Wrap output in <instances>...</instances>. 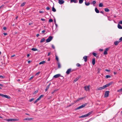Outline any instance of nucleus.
I'll use <instances>...</instances> for the list:
<instances>
[{
  "label": "nucleus",
  "mask_w": 122,
  "mask_h": 122,
  "mask_svg": "<svg viewBox=\"0 0 122 122\" xmlns=\"http://www.w3.org/2000/svg\"><path fill=\"white\" fill-rule=\"evenodd\" d=\"M0 78H4V77L0 75Z\"/></svg>",
  "instance_id": "obj_57"
},
{
  "label": "nucleus",
  "mask_w": 122,
  "mask_h": 122,
  "mask_svg": "<svg viewBox=\"0 0 122 122\" xmlns=\"http://www.w3.org/2000/svg\"><path fill=\"white\" fill-rule=\"evenodd\" d=\"M61 76V74H56L53 77L55 78H57L59 76Z\"/></svg>",
  "instance_id": "obj_9"
},
{
  "label": "nucleus",
  "mask_w": 122,
  "mask_h": 122,
  "mask_svg": "<svg viewBox=\"0 0 122 122\" xmlns=\"http://www.w3.org/2000/svg\"><path fill=\"white\" fill-rule=\"evenodd\" d=\"M52 47L53 49H55V46L53 45H52Z\"/></svg>",
  "instance_id": "obj_45"
},
{
  "label": "nucleus",
  "mask_w": 122,
  "mask_h": 122,
  "mask_svg": "<svg viewBox=\"0 0 122 122\" xmlns=\"http://www.w3.org/2000/svg\"><path fill=\"white\" fill-rule=\"evenodd\" d=\"M56 60L57 61H59V59H58V56H56Z\"/></svg>",
  "instance_id": "obj_38"
},
{
  "label": "nucleus",
  "mask_w": 122,
  "mask_h": 122,
  "mask_svg": "<svg viewBox=\"0 0 122 122\" xmlns=\"http://www.w3.org/2000/svg\"><path fill=\"white\" fill-rule=\"evenodd\" d=\"M44 96V95H41L38 98H39V99H40V100L41 98L42 97H43Z\"/></svg>",
  "instance_id": "obj_24"
},
{
  "label": "nucleus",
  "mask_w": 122,
  "mask_h": 122,
  "mask_svg": "<svg viewBox=\"0 0 122 122\" xmlns=\"http://www.w3.org/2000/svg\"><path fill=\"white\" fill-rule=\"evenodd\" d=\"M92 54L95 56L96 57V56L97 55V54L93 52L92 53Z\"/></svg>",
  "instance_id": "obj_26"
},
{
  "label": "nucleus",
  "mask_w": 122,
  "mask_h": 122,
  "mask_svg": "<svg viewBox=\"0 0 122 122\" xmlns=\"http://www.w3.org/2000/svg\"><path fill=\"white\" fill-rule=\"evenodd\" d=\"M106 76V78H108L111 77V76L109 75H107Z\"/></svg>",
  "instance_id": "obj_36"
},
{
  "label": "nucleus",
  "mask_w": 122,
  "mask_h": 122,
  "mask_svg": "<svg viewBox=\"0 0 122 122\" xmlns=\"http://www.w3.org/2000/svg\"><path fill=\"white\" fill-rule=\"evenodd\" d=\"M92 63L93 65H95V58H94L92 59Z\"/></svg>",
  "instance_id": "obj_17"
},
{
  "label": "nucleus",
  "mask_w": 122,
  "mask_h": 122,
  "mask_svg": "<svg viewBox=\"0 0 122 122\" xmlns=\"http://www.w3.org/2000/svg\"><path fill=\"white\" fill-rule=\"evenodd\" d=\"M118 27L119 29H122V27L119 24L118 25Z\"/></svg>",
  "instance_id": "obj_23"
},
{
  "label": "nucleus",
  "mask_w": 122,
  "mask_h": 122,
  "mask_svg": "<svg viewBox=\"0 0 122 122\" xmlns=\"http://www.w3.org/2000/svg\"><path fill=\"white\" fill-rule=\"evenodd\" d=\"M38 92V90H36V91H35V92H34V94H35L36 93H37Z\"/></svg>",
  "instance_id": "obj_49"
},
{
  "label": "nucleus",
  "mask_w": 122,
  "mask_h": 122,
  "mask_svg": "<svg viewBox=\"0 0 122 122\" xmlns=\"http://www.w3.org/2000/svg\"><path fill=\"white\" fill-rule=\"evenodd\" d=\"M53 21V20L52 19H50L49 20V22H52Z\"/></svg>",
  "instance_id": "obj_39"
},
{
  "label": "nucleus",
  "mask_w": 122,
  "mask_h": 122,
  "mask_svg": "<svg viewBox=\"0 0 122 122\" xmlns=\"http://www.w3.org/2000/svg\"><path fill=\"white\" fill-rule=\"evenodd\" d=\"M0 86L2 87L3 86V85L1 84H0Z\"/></svg>",
  "instance_id": "obj_61"
},
{
  "label": "nucleus",
  "mask_w": 122,
  "mask_h": 122,
  "mask_svg": "<svg viewBox=\"0 0 122 122\" xmlns=\"http://www.w3.org/2000/svg\"><path fill=\"white\" fill-rule=\"evenodd\" d=\"M104 10L106 12H108L109 11V10L107 8H105L104 9Z\"/></svg>",
  "instance_id": "obj_25"
},
{
  "label": "nucleus",
  "mask_w": 122,
  "mask_h": 122,
  "mask_svg": "<svg viewBox=\"0 0 122 122\" xmlns=\"http://www.w3.org/2000/svg\"><path fill=\"white\" fill-rule=\"evenodd\" d=\"M120 42L118 41H116L114 42V44L115 45H117Z\"/></svg>",
  "instance_id": "obj_16"
},
{
  "label": "nucleus",
  "mask_w": 122,
  "mask_h": 122,
  "mask_svg": "<svg viewBox=\"0 0 122 122\" xmlns=\"http://www.w3.org/2000/svg\"><path fill=\"white\" fill-rule=\"evenodd\" d=\"M34 77V76H31V77H30V78L29 79L30 80H31L32 79L33 77Z\"/></svg>",
  "instance_id": "obj_50"
},
{
  "label": "nucleus",
  "mask_w": 122,
  "mask_h": 122,
  "mask_svg": "<svg viewBox=\"0 0 122 122\" xmlns=\"http://www.w3.org/2000/svg\"><path fill=\"white\" fill-rule=\"evenodd\" d=\"M119 23L120 24H122V20L119 21Z\"/></svg>",
  "instance_id": "obj_51"
},
{
  "label": "nucleus",
  "mask_w": 122,
  "mask_h": 122,
  "mask_svg": "<svg viewBox=\"0 0 122 122\" xmlns=\"http://www.w3.org/2000/svg\"><path fill=\"white\" fill-rule=\"evenodd\" d=\"M31 50L32 51H36L37 50V49L36 48H33L31 49Z\"/></svg>",
  "instance_id": "obj_30"
},
{
  "label": "nucleus",
  "mask_w": 122,
  "mask_h": 122,
  "mask_svg": "<svg viewBox=\"0 0 122 122\" xmlns=\"http://www.w3.org/2000/svg\"><path fill=\"white\" fill-rule=\"evenodd\" d=\"M53 37L51 36H49L48 38L46 40V42H50L52 39Z\"/></svg>",
  "instance_id": "obj_4"
},
{
  "label": "nucleus",
  "mask_w": 122,
  "mask_h": 122,
  "mask_svg": "<svg viewBox=\"0 0 122 122\" xmlns=\"http://www.w3.org/2000/svg\"><path fill=\"white\" fill-rule=\"evenodd\" d=\"M95 10L96 12L97 13H99V11L98 10V9L96 8H95Z\"/></svg>",
  "instance_id": "obj_20"
},
{
  "label": "nucleus",
  "mask_w": 122,
  "mask_h": 122,
  "mask_svg": "<svg viewBox=\"0 0 122 122\" xmlns=\"http://www.w3.org/2000/svg\"><path fill=\"white\" fill-rule=\"evenodd\" d=\"M41 20L43 21H45L46 20L45 19H43V18H41Z\"/></svg>",
  "instance_id": "obj_48"
},
{
  "label": "nucleus",
  "mask_w": 122,
  "mask_h": 122,
  "mask_svg": "<svg viewBox=\"0 0 122 122\" xmlns=\"http://www.w3.org/2000/svg\"><path fill=\"white\" fill-rule=\"evenodd\" d=\"M92 113V112L91 111V112H89L87 114H85V115L80 116L79 117V118H83V117H87L89 115H90Z\"/></svg>",
  "instance_id": "obj_2"
},
{
  "label": "nucleus",
  "mask_w": 122,
  "mask_h": 122,
  "mask_svg": "<svg viewBox=\"0 0 122 122\" xmlns=\"http://www.w3.org/2000/svg\"><path fill=\"white\" fill-rule=\"evenodd\" d=\"M33 118H25L23 119V120H33Z\"/></svg>",
  "instance_id": "obj_10"
},
{
  "label": "nucleus",
  "mask_w": 122,
  "mask_h": 122,
  "mask_svg": "<svg viewBox=\"0 0 122 122\" xmlns=\"http://www.w3.org/2000/svg\"><path fill=\"white\" fill-rule=\"evenodd\" d=\"M26 2H24L22 3L21 5V6H23L25 4Z\"/></svg>",
  "instance_id": "obj_31"
},
{
  "label": "nucleus",
  "mask_w": 122,
  "mask_h": 122,
  "mask_svg": "<svg viewBox=\"0 0 122 122\" xmlns=\"http://www.w3.org/2000/svg\"><path fill=\"white\" fill-rule=\"evenodd\" d=\"M119 40L120 42L122 41V37L119 39Z\"/></svg>",
  "instance_id": "obj_47"
},
{
  "label": "nucleus",
  "mask_w": 122,
  "mask_h": 122,
  "mask_svg": "<svg viewBox=\"0 0 122 122\" xmlns=\"http://www.w3.org/2000/svg\"><path fill=\"white\" fill-rule=\"evenodd\" d=\"M85 4L86 5L88 6L90 4V3L88 2L86 3V2H85Z\"/></svg>",
  "instance_id": "obj_33"
},
{
  "label": "nucleus",
  "mask_w": 122,
  "mask_h": 122,
  "mask_svg": "<svg viewBox=\"0 0 122 122\" xmlns=\"http://www.w3.org/2000/svg\"><path fill=\"white\" fill-rule=\"evenodd\" d=\"M109 91H107L105 92L104 95V97H108L109 96Z\"/></svg>",
  "instance_id": "obj_6"
},
{
  "label": "nucleus",
  "mask_w": 122,
  "mask_h": 122,
  "mask_svg": "<svg viewBox=\"0 0 122 122\" xmlns=\"http://www.w3.org/2000/svg\"><path fill=\"white\" fill-rule=\"evenodd\" d=\"M50 85V84L46 87V89H45V92H46L47 91L48 89L49 88Z\"/></svg>",
  "instance_id": "obj_15"
},
{
  "label": "nucleus",
  "mask_w": 122,
  "mask_h": 122,
  "mask_svg": "<svg viewBox=\"0 0 122 122\" xmlns=\"http://www.w3.org/2000/svg\"><path fill=\"white\" fill-rule=\"evenodd\" d=\"M81 76H79L78 77H77L73 81L74 82H75L77 81L79 79L80 77Z\"/></svg>",
  "instance_id": "obj_12"
},
{
  "label": "nucleus",
  "mask_w": 122,
  "mask_h": 122,
  "mask_svg": "<svg viewBox=\"0 0 122 122\" xmlns=\"http://www.w3.org/2000/svg\"><path fill=\"white\" fill-rule=\"evenodd\" d=\"M76 66L77 67H79L81 66V65L78 63H77L76 64Z\"/></svg>",
  "instance_id": "obj_41"
},
{
  "label": "nucleus",
  "mask_w": 122,
  "mask_h": 122,
  "mask_svg": "<svg viewBox=\"0 0 122 122\" xmlns=\"http://www.w3.org/2000/svg\"><path fill=\"white\" fill-rule=\"evenodd\" d=\"M89 86H85L84 87L86 91H88L89 89Z\"/></svg>",
  "instance_id": "obj_11"
},
{
  "label": "nucleus",
  "mask_w": 122,
  "mask_h": 122,
  "mask_svg": "<svg viewBox=\"0 0 122 122\" xmlns=\"http://www.w3.org/2000/svg\"><path fill=\"white\" fill-rule=\"evenodd\" d=\"M103 6V4L102 3H100L99 4V7H102Z\"/></svg>",
  "instance_id": "obj_37"
},
{
  "label": "nucleus",
  "mask_w": 122,
  "mask_h": 122,
  "mask_svg": "<svg viewBox=\"0 0 122 122\" xmlns=\"http://www.w3.org/2000/svg\"><path fill=\"white\" fill-rule=\"evenodd\" d=\"M58 67L59 68H60L61 67V65L60 63L59 62H58L57 63Z\"/></svg>",
  "instance_id": "obj_21"
},
{
  "label": "nucleus",
  "mask_w": 122,
  "mask_h": 122,
  "mask_svg": "<svg viewBox=\"0 0 122 122\" xmlns=\"http://www.w3.org/2000/svg\"><path fill=\"white\" fill-rule=\"evenodd\" d=\"M39 35L38 34H37L36 35V36L37 37H38L39 36Z\"/></svg>",
  "instance_id": "obj_63"
},
{
  "label": "nucleus",
  "mask_w": 122,
  "mask_h": 122,
  "mask_svg": "<svg viewBox=\"0 0 122 122\" xmlns=\"http://www.w3.org/2000/svg\"><path fill=\"white\" fill-rule=\"evenodd\" d=\"M13 119H5V120L8 122L13 121Z\"/></svg>",
  "instance_id": "obj_19"
},
{
  "label": "nucleus",
  "mask_w": 122,
  "mask_h": 122,
  "mask_svg": "<svg viewBox=\"0 0 122 122\" xmlns=\"http://www.w3.org/2000/svg\"><path fill=\"white\" fill-rule=\"evenodd\" d=\"M46 32V31L45 30H43L42 31V33H44Z\"/></svg>",
  "instance_id": "obj_52"
},
{
  "label": "nucleus",
  "mask_w": 122,
  "mask_h": 122,
  "mask_svg": "<svg viewBox=\"0 0 122 122\" xmlns=\"http://www.w3.org/2000/svg\"><path fill=\"white\" fill-rule=\"evenodd\" d=\"M30 56V54H27V57H29Z\"/></svg>",
  "instance_id": "obj_59"
},
{
  "label": "nucleus",
  "mask_w": 122,
  "mask_h": 122,
  "mask_svg": "<svg viewBox=\"0 0 122 122\" xmlns=\"http://www.w3.org/2000/svg\"><path fill=\"white\" fill-rule=\"evenodd\" d=\"M109 50V48H106L105 49V51L104 52V54L105 55H107V51Z\"/></svg>",
  "instance_id": "obj_8"
},
{
  "label": "nucleus",
  "mask_w": 122,
  "mask_h": 122,
  "mask_svg": "<svg viewBox=\"0 0 122 122\" xmlns=\"http://www.w3.org/2000/svg\"><path fill=\"white\" fill-rule=\"evenodd\" d=\"M112 84V83H108L107 84L103 86L100 87L99 88H97L96 89V90H100L104 89L105 88H106L107 87L109 86L110 85H111Z\"/></svg>",
  "instance_id": "obj_1"
},
{
  "label": "nucleus",
  "mask_w": 122,
  "mask_h": 122,
  "mask_svg": "<svg viewBox=\"0 0 122 122\" xmlns=\"http://www.w3.org/2000/svg\"><path fill=\"white\" fill-rule=\"evenodd\" d=\"M30 61H28V63H30Z\"/></svg>",
  "instance_id": "obj_62"
},
{
  "label": "nucleus",
  "mask_w": 122,
  "mask_h": 122,
  "mask_svg": "<svg viewBox=\"0 0 122 122\" xmlns=\"http://www.w3.org/2000/svg\"><path fill=\"white\" fill-rule=\"evenodd\" d=\"M50 52L48 53V55H47V56H49V55H50Z\"/></svg>",
  "instance_id": "obj_64"
},
{
  "label": "nucleus",
  "mask_w": 122,
  "mask_h": 122,
  "mask_svg": "<svg viewBox=\"0 0 122 122\" xmlns=\"http://www.w3.org/2000/svg\"><path fill=\"white\" fill-rule=\"evenodd\" d=\"M83 58L85 62H86L87 61V56H85L83 57Z\"/></svg>",
  "instance_id": "obj_13"
},
{
  "label": "nucleus",
  "mask_w": 122,
  "mask_h": 122,
  "mask_svg": "<svg viewBox=\"0 0 122 122\" xmlns=\"http://www.w3.org/2000/svg\"><path fill=\"white\" fill-rule=\"evenodd\" d=\"M83 1V0H79V3L80 4H82Z\"/></svg>",
  "instance_id": "obj_34"
},
{
  "label": "nucleus",
  "mask_w": 122,
  "mask_h": 122,
  "mask_svg": "<svg viewBox=\"0 0 122 122\" xmlns=\"http://www.w3.org/2000/svg\"><path fill=\"white\" fill-rule=\"evenodd\" d=\"M83 99V98H79V99H78V100H77L76 101V102H77V101H79L80 100H81L82 99Z\"/></svg>",
  "instance_id": "obj_42"
},
{
  "label": "nucleus",
  "mask_w": 122,
  "mask_h": 122,
  "mask_svg": "<svg viewBox=\"0 0 122 122\" xmlns=\"http://www.w3.org/2000/svg\"><path fill=\"white\" fill-rule=\"evenodd\" d=\"M64 2V1L63 0H58V3L60 5L63 4Z\"/></svg>",
  "instance_id": "obj_7"
},
{
  "label": "nucleus",
  "mask_w": 122,
  "mask_h": 122,
  "mask_svg": "<svg viewBox=\"0 0 122 122\" xmlns=\"http://www.w3.org/2000/svg\"><path fill=\"white\" fill-rule=\"evenodd\" d=\"M40 71H39L38 72L36 73L35 74L36 76H37L39 74H40Z\"/></svg>",
  "instance_id": "obj_43"
},
{
  "label": "nucleus",
  "mask_w": 122,
  "mask_h": 122,
  "mask_svg": "<svg viewBox=\"0 0 122 122\" xmlns=\"http://www.w3.org/2000/svg\"><path fill=\"white\" fill-rule=\"evenodd\" d=\"M15 56V55H14L12 56H11V57H14V56Z\"/></svg>",
  "instance_id": "obj_60"
},
{
  "label": "nucleus",
  "mask_w": 122,
  "mask_h": 122,
  "mask_svg": "<svg viewBox=\"0 0 122 122\" xmlns=\"http://www.w3.org/2000/svg\"><path fill=\"white\" fill-rule=\"evenodd\" d=\"M73 71V70H72L70 68L67 70L66 73L67 74H69L71 72H72Z\"/></svg>",
  "instance_id": "obj_5"
},
{
  "label": "nucleus",
  "mask_w": 122,
  "mask_h": 122,
  "mask_svg": "<svg viewBox=\"0 0 122 122\" xmlns=\"http://www.w3.org/2000/svg\"><path fill=\"white\" fill-rule=\"evenodd\" d=\"M96 3V2L95 1H92V2L91 3V4H95Z\"/></svg>",
  "instance_id": "obj_40"
},
{
  "label": "nucleus",
  "mask_w": 122,
  "mask_h": 122,
  "mask_svg": "<svg viewBox=\"0 0 122 122\" xmlns=\"http://www.w3.org/2000/svg\"><path fill=\"white\" fill-rule=\"evenodd\" d=\"M52 10L54 12H56V10L54 7H52Z\"/></svg>",
  "instance_id": "obj_28"
},
{
  "label": "nucleus",
  "mask_w": 122,
  "mask_h": 122,
  "mask_svg": "<svg viewBox=\"0 0 122 122\" xmlns=\"http://www.w3.org/2000/svg\"><path fill=\"white\" fill-rule=\"evenodd\" d=\"M40 100V99H39V98H38L37 99H36V100L34 102V103H36L39 100Z\"/></svg>",
  "instance_id": "obj_29"
},
{
  "label": "nucleus",
  "mask_w": 122,
  "mask_h": 122,
  "mask_svg": "<svg viewBox=\"0 0 122 122\" xmlns=\"http://www.w3.org/2000/svg\"><path fill=\"white\" fill-rule=\"evenodd\" d=\"M70 2L71 3L74 2L75 3H76L78 2V1L77 0H71Z\"/></svg>",
  "instance_id": "obj_14"
},
{
  "label": "nucleus",
  "mask_w": 122,
  "mask_h": 122,
  "mask_svg": "<svg viewBox=\"0 0 122 122\" xmlns=\"http://www.w3.org/2000/svg\"><path fill=\"white\" fill-rule=\"evenodd\" d=\"M13 121H18L19 120V119H13Z\"/></svg>",
  "instance_id": "obj_35"
},
{
  "label": "nucleus",
  "mask_w": 122,
  "mask_h": 122,
  "mask_svg": "<svg viewBox=\"0 0 122 122\" xmlns=\"http://www.w3.org/2000/svg\"><path fill=\"white\" fill-rule=\"evenodd\" d=\"M4 95H3L2 94H0V96H1L2 97H4Z\"/></svg>",
  "instance_id": "obj_44"
},
{
  "label": "nucleus",
  "mask_w": 122,
  "mask_h": 122,
  "mask_svg": "<svg viewBox=\"0 0 122 122\" xmlns=\"http://www.w3.org/2000/svg\"><path fill=\"white\" fill-rule=\"evenodd\" d=\"M105 71H108V72H109L110 71V70H109L107 69H106L105 70Z\"/></svg>",
  "instance_id": "obj_56"
},
{
  "label": "nucleus",
  "mask_w": 122,
  "mask_h": 122,
  "mask_svg": "<svg viewBox=\"0 0 122 122\" xmlns=\"http://www.w3.org/2000/svg\"><path fill=\"white\" fill-rule=\"evenodd\" d=\"M39 12L40 13H44V12L43 11H39Z\"/></svg>",
  "instance_id": "obj_55"
},
{
  "label": "nucleus",
  "mask_w": 122,
  "mask_h": 122,
  "mask_svg": "<svg viewBox=\"0 0 122 122\" xmlns=\"http://www.w3.org/2000/svg\"><path fill=\"white\" fill-rule=\"evenodd\" d=\"M34 100V98H32L29 100V102H31Z\"/></svg>",
  "instance_id": "obj_46"
},
{
  "label": "nucleus",
  "mask_w": 122,
  "mask_h": 122,
  "mask_svg": "<svg viewBox=\"0 0 122 122\" xmlns=\"http://www.w3.org/2000/svg\"><path fill=\"white\" fill-rule=\"evenodd\" d=\"M45 39L44 38H43L42 39H41V40L40 41V42H43L45 41Z\"/></svg>",
  "instance_id": "obj_32"
},
{
  "label": "nucleus",
  "mask_w": 122,
  "mask_h": 122,
  "mask_svg": "<svg viewBox=\"0 0 122 122\" xmlns=\"http://www.w3.org/2000/svg\"><path fill=\"white\" fill-rule=\"evenodd\" d=\"M117 92H122V88L121 89L118 90Z\"/></svg>",
  "instance_id": "obj_27"
},
{
  "label": "nucleus",
  "mask_w": 122,
  "mask_h": 122,
  "mask_svg": "<svg viewBox=\"0 0 122 122\" xmlns=\"http://www.w3.org/2000/svg\"><path fill=\"white\" fill-rule=\"evenodd\" d=\"M3 30H6V27H3Z\"/></svg>",
  "instance_id": "obj_53"
},
{
  "label": "nucleus",
  "mask_w": 122,
  "mask_h": 122,
  "mask_svg": "<svg viewBox=\"0 0 122 122\" xmlns=\"http://www.w3.org/2000/svg\"><path fill=\"white\" fill-rule=\"evenodd\" d=\"M45 63V61H43L40 62L39 63L40 65L41 64H43Z\"/></svg>",
  "instance_id": "obj_22"
},
{
  "label": "nucleus",
  "mask_w": 122,
  "mask_h": 122,
  "mask_svg": "<svg viewBox=\"0 0 122 122\" xmlns=\"http://www.w3.org/2000/svg\"><path fill=\"white\" fill-rule=\"evenodd\" d=\"M87 105V103H86L82 105L79 106V107H77L76 109V110L79 109L81 108H82L86 106Z\"/></svg>",
  "instance_id": "obj_3"
},
{
  "label": "nucleus",
  "mask_w": 122,
  "mask_h": 122,
  "mask_svg": "<svg viewBox=\"0 0 122 122\" xmlns=\"http://www.w3.org/2000/svg\"><path fill=\"white\" fill-rule=\"evenodd\" d=\"M4 97L8 99H10V97L7 95H4Z\"/></svg>",
  "instance_id": "obj_18"
},
{
  "label": "nucleus",
  "mask_w": 122,
  "mask_h": 122,
  "mask_svg": "<svg viewBox=\"0 0 122 122\" xmlns=\"http://www.w3.org/2000/svg\"><path fill=\"white\" fill-rule=\"evenodd\" d=\"M50 9V8L49 7H46V9L47 10H49Z\"/></svg>",
  "instance_id": "obj_54"
},
{
  "label": "nucleus",
  "mask_w": 122,
  "mask_h": 122,
  "mask_svg": "<svg viewBox=\"0 0 122 122\" xmlns=\"http://www.w3.org/2000/svg\"><path fill=\"white\" fill-rule=\"evenodd\" d=\"M4 35H5V36H6V35H7V33H4Z\"/></svg>",
  "instance_id": "obj_58"
}]
</instances>
